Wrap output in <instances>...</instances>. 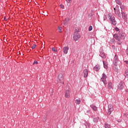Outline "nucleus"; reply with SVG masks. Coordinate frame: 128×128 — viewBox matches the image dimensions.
I'll return each instance as SVG.
<instances>
[{"label":"nucleus","instance_id":"obj_4","mask_svg":"<svg viewBox=\"0 0 128 128\" xmlns=\"http://www.w3.org/2000/svg\"><path fill=\"white\" fill-rule=\"evenodd\" d=\"M114 10L116 14L122 20V14H120V9L118 8H114Z\"/></svg>","mask_w":128,"mask_h":128},{"label":"nucleus","instance_id":"obj_5","mask_svg":"<svg viewBox=\"0 0 128 128\" xmlns=\"http://www.w3.org/2000/svg\"><path fill=\"white\" fill-rule=\"evenodd\" d=\"M114 38H116V40H118L117 42L118 44L119 45L122 44V42H120V36H118V35L117 34H114Z\"/></svg>","mask_w":128,"mask_h":128},{"label":"nucleus","instance_id":"obj_21","mask_svg":"<svg viewBox=\"0 0 128 128\" xmlns=\"http://www.w3.org/2000/svg\"><path fill=\"white\" fill-rule=\"evenodd\" d=\"M105 128H110V126L108 124V123H106L104 124Z\"/></svg>","mask_w":128,"mask_h":128},{"label":"nucleus","instance_id":"obj_24","mask_svg":"<svg viewBox=\"0 0 128 128\" xmlns=\"http://www.w3.org/2000/svg\"><path fill=\"white\" fill-rule=\"evenodd\" d=\"M85 126L86 128H89L90 126V124L88 122H86L85 123Z\"/></svg>","mask_w":128,"mask_h":128},{"label":"nucleus","instance_id":"obj_14","mask_svg":"<svg viewBox=\"0 0 128 128\" xmlns=\"http://www.w3.org/2000/svg\"><path fill=\"white\" fill-rule=\"evenodd\" d=\"M119 36L120 37V40H124V34L122 32H119Z\"/></svg>","mask_w":128,"mask_h":128},{"label":"nucleus","instance_id":"obj_30","mask_svg":"<svg viewBox=\"0 0 128 128\" xmlns=\"http://www.w3.org/2000/svg\"><path fill=\"white\" fill-rule=\"evenodd\" d=\"M52 50L53 52H58V50H56V48H52Z\"/></svg>","mask_w":128,"mask_h":128},{"label":"nucleus","instance_id":"obj_8","mask_svg":"<svg viewBox=\"0 0 128 128\" xmlns=\"http://www.w3.org/2000/svg\"><path fill=\"white\" fill-rule=\"evenodd\" d=\"M64 96H65V97L66 98H70V90H66Z\"/></svg>","mask_w":128,"mask_h":128},{"label":"nucleus","instance_id":"obj_9","mask_svg":"<svg viewBox=\"0 0 128 128\" xmlns=\"http://www.w3.org/2000/svg\"><path fill=\"white\" fill-rule=\"evenodd\" d=\"M118 57L116 55L114 57V60L113 62L114 64H118Z\"/></svg>","mask_w":128,"mask_h":128},{"label":"nucleus","instance_id":"obj_39","mask_svg":"<svg viewBox=\"0 0 128 128\" xmlns=\"http://www.w3.org/2000/svg\"><path fill=\"white\" fill-rule=\"evenodd\" d=\"M64 24H66V22H64Z\"/></svg>","mask_w":128,"mask_h":128},{"label":"nucleus","instance_id":"obj_10","mask_svg":"<svg viewBox=\"0 0 128 128\" xmlns=\"http://www.w3.org/2000/svg\"><path fill=\"white\" fill-rule=\"evenodd\" d=\"M122 18L124 20H128V16H126V14L124 13V12H122Z\"/></svg>","mask_w":128,"mask_h":128},{"label":"nucleus","instance_id":"obj_37","mask_svg":"<svg viewBox=\"0 0 128 128\" xmlns=\"http://www.w3.org/2000/svg\"><path fill=\"white\" fill-rule=\"evenodd\" d=\"M120 8L121 10H124V8H122V6H120Z\"/></svg>","mask_w":128,"mask_h":128},{"label":"nucleus","instance_id":"obj_25","mask_svg":"<svg viewBox=\"0 0 128 128\" xmlns=\"http://www.w3.org/2000/svg\"><path fill=\"white\" fill-rule=\"evenodd\" d=\"M62 28L58 27V30L59 31V32H62Z\"/></svg>","mask_w":128,"mask_h":128},{"label":"nucleus","instance_id":"obj_35","mask_svg":"<svg viewBox=\"0 0 128 128\" xmlns=\"http://www.w3.org/2000/svg\"><path fill=\"white\" fill-rule=\"evenodd\" d=\"M75 32H78V29H76V30H75Z\"/></svg>","mask_w":128,"mask_h":128},{"label":"nucleus","instance_id":"obj_15","mask_svg":"<svg viewBox=\"0 0 128 128\" xmlns=\"http://www.w3.org/2000/svg\"><path fill=\"white\" fill-rule=\"evenodd\" d=\"M68 50H69L68 46L64 47L63 48V52H64V54H68Z\"/></svg>","mask_w":128,"mask_h":128},{"label":"nucleus","instance_id":"obj_32","mask_svg":"<svg viewBox=\"0 0 128 128\" xmlns=\"http://www.w3.org/2000/svg\"><path fill=\"white\" fill-rule=\"evenodd\" d=\"M38 64V62H36V60L34 61L33 64Z\"/></svg>","mask_w":128,"mask_h":128},{"label":"nucleus","instance_id":"obj_27","mask_svg":"<svg viewBox=\"0 0 128 128\" xmlns=\"http://www.w3.org/2000/svg\"><path fill=\"white\" fill-rule=\"evenodd\" d=\"M88 30L90 32V30H92V26H90L88 28Z\"/></svg>","mask_w":128,"mask_h":128},{"label":"nucleus","instance_id":"obj_29","mask_svg":"<svg viewBox=\"0 0 128 128\" xmlns=\"http://www.w3.org/2000/svg\"><path fill=\"white\" fill-rule=\"evenodd\" d=\"M66 2H68V4H70L72 2V0H66Z\"/></svg>","mask_w":128,"mask_h":128},{"label":"nucleus","instance_id":"obj_12","mask_svg":"<svg viewBox=\"0 0 128 128\" xmlns=\"http://www.w3.org/2000/svg\"><path fill=\"white\" fill-rule=\"evenodd\" d=\"M124 83L122 82H120L118 86V89L122 90V88H124Z\"/></svg>","mask_w":128,"mask_h":128},{"label":"nucleus","instance_id":"obj_23","mask_svg":"<svg viewBox=\"0 0 128 128\" xmlns=\"http://www.w3.org/2000/svg\"><path fill=\"white\" fill-rule=\"evenodd\" d=\"M124 76H126L127 78H128V68L126 69L125 71V74H124Z\"/></svg>","mask_w":128,"mask_h":128},{"label":"nucleus","instance_id":"obj_28","mask_svg":"<svg viewBox=\"0 0 128 128\" xmlns=\"http://www.w3.org/2000/svg\"><path fill=\"white\" fill-rule=\"evenodd\" d=\"M124 63L125 64H126V66H128V60H124Z\"/></svg>","mask_w":128,"mask_h":128},{"label":"nucleus","instance_id":"obj_13","mask_svg":"<svg viewBox=\"0 0 128 128\" xmlns=\"http://www.w3.org/2000/svg\"><path fill=\"white\" fill-rule=\"evenodd\" d=\"M83 72H84V78H87L88 75V69L84 70Z\"/></svg>","mask_w":128,"mask_h":128},{"label":"nucleus","instance_id":"obj_19","mask_svg":"<svg viewBox=\"0 0 128 128\" xmlns=\"http://www.w3.org/2000/svg\"><path fill=\"white\" fill-rule=\"evenodd\" d=\"M103 64L104 68H108V64L106 62H104V61H103Z\"/></svg>","mask_w":128,"mask_h":128},{"label":"nucleus","instance_id":"obj_40","mask_svg":"<svg viewBox=\"0 0 128 128\" xmlns=\"http://www.w3.org/2000/svg\"><path fill=\"white\" fill-rule=\"evenodd\" d=\"M126 92H128V90H126Z\"/></svg>","mask_w":128,"mask_h":128},{"label":"nucleus","instance_id":"obj_6","mask_svg":"<svg viewBox=\"0 0 128 128\" xmlns=\"http://www.w3.org/2000/svg\"><path fill=\"white\" fill-rule=\"evenodd\" d=\"M74 36L73 37V40H74V42H76V40H78L80 38V35L78 34H74Z\"/></svg>","mask_w":128,"mask_h":128},{"label":"nucleus","instance_id":"obj_34","mask_svg":"<svg viewBox=\"0 0 128 128\" xmlns=\"http://www.w3.org/2000/svg\"><path fill=\"white\" fill-rule=\"evenodd\" d=\"M115 30H116V32H118L120 30V29H118V28H116Z\"/></svg>","mask_w":128,"mask_h":128},{"label":"nucleus","instance_id":"obj_22","mask_svg":"<svg viewBox=\"0 0 128 128\" xmlns=\"http://www.w3.org/2000/svg\"><path fill=\"white\" fill-rule=\"evenodd\" d=\"M93 110H98V108L96 106H91Z\"/></svg>","mask_w":128,"mask_h":128},{"label":"nucleus","instance_id":"obj_36","mask_svg":"<svg viewBox=\"0 0 128 128\" xmlns=\"http://www.w3.org/2000/svg\"><path fill=\"white\" fill-rule=\"evenodd\" d=\"M126 54H127L128 56V48L126 50Z\"/></svg>","mask_w":128,"mask_h":128},{"label":"nucleus","instance_id":"obj_16","mask_svg":"<svg viewBox=\"0 0 128 128\" xmlns=\"http://www.w3.org/2000/svg\"><path fill=\"white\" fill-rule=\"evenodd\" d=\"M94 68V70H96V72H98V70H100V67L98 65H96Z\"/></svg>","mask_w":128,"mask_h":128},{"label":"nucleus","instance_id":"obj_20","mask_svg":"<svg viewBox=\"0 0 128 128\" xmlns=\"http://www.w3.org/2000/svg\"><path fill=\"white\" fill-rule=\"evenodd\" d=\"M75 102L76 104H80L81 102V101L80 100H76Z\"/></svg>","mask_w":128,"mask_h":128},{"label":"nucleus","instance_id":"obj_26","mask_svg":"<svg viewBox=\"0 0 128 128\" xmlns=\"http://www.w3.org/2000/svg\"><path fill=\"white\" fill-rule=\"evenodd\" d=\"M116 2L118 4H122V2L118 0H116Z\"/></svg>","mask_w":128,"mask_h":128},{"label":"nucleus","instance_id":"obj_31","mask_svg":"<svg viewBox=\"0 0 128 128\" xmlns=\"http://www.w3.org/2000/svg\"><path fill=\"white\" fill-rule=\"evenodd\" d=\"M36 45L34 44V45L32 46V48L34 50V48H36Z\"/></svg>","mask_w":128,"mask_h":128},{"label":"nucleus","instance_id":"obj_18","mask_svg":"<svg viewBox=\"0 0 128 128\" xmlns=\"http://www.w3.org/2000/svg\"><path fill=\"white\" fill-rule=\"evenodd\" d=\"M100 56H101V58H106V55L104 54V52H100Z\"/></svg>","mask_w":128,"mask_h":128},{"label":"nucleus","instance_id":"obj_2","mask_svg":"<svg viewBox=\"0 0 128 128\" xmlns=\"http://www.w3.org/2000/svg\"><path fill=\"white\" fill-rule=\"evenodd\" d=\"M64 80V76L62 74H59L57 79V84H62Z\"/></svg>","mask_w":128,"mask_h":128},{"label":"nucleus","instance_id":"obj_7","mask_svg":"<svg viewBox=\"0 0 128 128\" xmlns=\"http://www.w3.org/2000/svg\"><path fill=\"white\" fill-rule=\"evenodd\" d=\"M114 110V108H112V105L109 104L108 106V114H112V112Z\"/></svg>","mask_w":128,"mask_h":128},{"label":"nucleus","instance_id":"obj_11","mask_svg":"<svg viewBox=\"0 0 128 128\" xmlns=\"http://www.w3.org/2000/svg\"><path fill=\"white\" fill-rule=\"evenodd\" d=\"M108 90H114V85L112 82H108Z\"/></svg>","mask_w":128,"mask_h":128},{"label":"nucleus","instance_id":"obj_17","mask_svg":"<svg viewBox=\"0 0 128 128\" xmlns=\"http://www.w3.org/2000/svg\"><path fill=\"white\" fill-rule=\"evenodd\" d=\"M113 68L115 72H118V64H114Z\"/></svg>","mask_w":128,"mask_h":128},{"label":"nucleus","instance_id":"obj_38","mask_svg":"<svg viewBox=\"0 0 128 128\" xmlns=\"http://www.w3.org/2000/svg\"><path fill=\"white\" fill-rule=\"evenodd\" d=\"M112 48H114V46H112Z\"/></svg>","mask_w":128,"mask_h":128},{"label":"nucleus","instance_id":"obj_33","mask_svg":"<svg viewBox=\"0 0 128 128\" xmlns=\"http://www.w3.org/2000/svg\"><path fill=\"white\" fill-rule=\"evenodd\" d=\"M60 6L61 8H64V5L60 4Z\"/></svg>","mask_w":128,"mask_h":128},{"label":"nucleus","instance_id":"obj_3","mask_svg":"<svg viewBox=\"0 0 128 128\" xmlns=\"http://www.w3.org/2000/svg\"><path fill=\"white\" fill-rule=\"evenodd\" d=\"M106 76L104 73L102 74V78H101V82H104V84H107L108 82H106Z\"/></svg>","mask_w":128,"mask_h":128},{"label":"nucleus","instance_id":"obj_1","mask_svg":"<svg viewBox=\"0 0 128 128\" xmlns=\"http://www.w3.org/2000/svg\"><path fill=\"white\" fill-rule=\"evenodd\" d=\"M108 18H109V20L110 21V24H113V26H116V18H114V16L112 14H109L108 15Z\"/></svg>","mask_w":128,"mask_h":128}]
</instances>
